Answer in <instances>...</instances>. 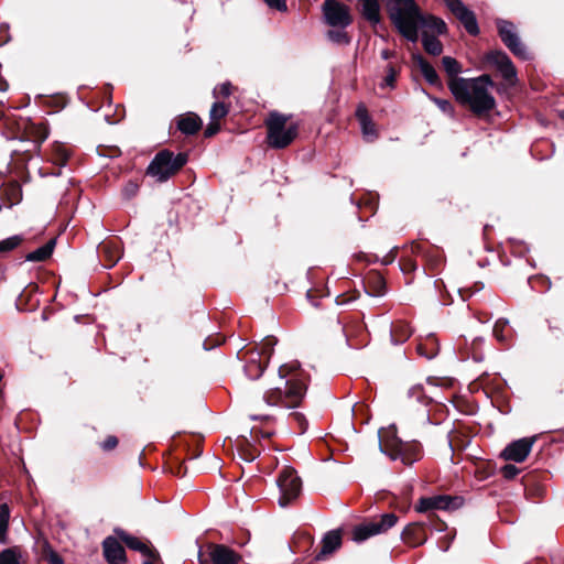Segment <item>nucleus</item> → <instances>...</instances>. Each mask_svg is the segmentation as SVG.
<instances>
[{
  "instance_id": "obj_1",
  "label": "nucleus",
  "mask_w": 564,
  "mask_h": 564,
  "mask_svg": "<svg viewBox=\"0 0 564 564\" xmlns=\"http://www.w3.org/2000/svg\"><path fill=\"white\" fill-rule=\"evenodd\" d=\"M494 87L491 77L487 74L475 78H453L448 88L455 99L463 106H468L476 116L489 113L496 107V99L490 89Z\"/></svg>"
},
{
  "instance_id": "obj_2",
  "label": "nucleus",
  "mask_w": 564,
  "mask_h": 564,
  "mask_svg": "<svg viewBox=\"0 0 564 564\" xmlns=\"http://www.w3.org/2000/svg\"><path fill=\"white\" fill-rule=\"evenodd\" d=\"M279 376L283 381V388L278 386L269 389L263 394V403L268 406L281 405L288 409L297 406L306 392L305 376L300 364L292 361L280 366Z\"/></svg>"
},
{
  "instance_id": "obj_3",
  "label": "nucleus",
  "mask_w": 564,
  "mask_h": 564,
  "mask_svg": "<svg viewBox=\"0 0 564 564\" xmlns=\"http://www.w3.org/2000/svg\"><path fill=\"white\" fill-rule=\"evenodd\" d=\"M387 14L395 30L409 42L416 43V22L421 18V9L415 0H388Z\"/></svg>"
},
{
  "instance_id": "obj_4",
  "label": "nucleus",
  "mask_w": 564,
  "mask_h": 564,
  "mask_svg": "<svg viewBox=\"0 0 564 564\" xmlns=\"http://www.w3.org/2000/svg\"><path fill=\"white\" fill-rule=\"evenodd\" d=\"M187 159L186 153L174 154L170 150H162L155 154L148 165L147 175L153 177L156 182H166L187 163Z\"/></svg>"
},
{
  "instance_id": "obj_5",
  "label": "nucleus",
  "mask_w": 564,
  "mask_h": 564,
  "mask_svg": "<svg viewBox=\"0 0 564 564\" xmlns=\"http://www.w3.org/2000/svg\"><path fill=\"white\" fill-rule=\"evenodd\" d=\"M289 118L279 112L270 113L267 120V139L271 148L284 149L296 138L299 126L297 123L288 126Z\"/></svg>"
},
{
  "instance_id": "obj_6",
  "label": "nucleus",
  "mask_w": 564,
  "mask_h": 564,
  "mask_svg": "<svg viewBox=\"0 0 564 564\" xmlns=\"http://www.w3.org/2000/svg\"><path fill=\"white\" fill-rule=\"evenodd\" d=\"M435 401L432 391H426L421 384L413 386L408 391V408L419 424L431 423L429 406Z\"/></svg>"
},
{
  "instance_id": "obj_7",
  "label": "nucleus",
  "mask_w": 564,
  "mask_h": 564,
  "mask_svg": "<svg viewBox=\"0 0 564 564\" xmlns=\"http://www.w3.org/2000/svg\"><path fill=\"white\" fill-rule=\"evenodd\" d=\"M276 485L280 490L278 503L282 508L289 507L294 500H296L302 489V481L300 477L295 469L289 466L284 467L280 471Z\"/></svg>"
},
{
  "instance_id": "obj_8",
  "label": "nucleus",
  "mask_w": 564,
  "mask_h": 564,
  "mask_svg": "<svg viewBox=\"0 0 564 564\" xmlns=\"http://www.w3.org/2000/svg\"><path fill=\"white\" fill-rule=\"evenodd\" d=\"M380 449L394 460L400 458L405 465H412L422 456L421 445L415 441L403 442L400 438H394L390 445L387 442L380 443Z\"/></svg>"
},
{
  "instance_id": "obj_9",
  "label": "nucleus",
  "mask_w": 564,
  "mask_h": 564,
  "mask_svg": "<svg viewBox=\"0 0 564 564\" xmlns=\"http://www.w3.org/2000/svg\"><path fill=\"white\" fill-rule=\"evenodd\" d=\"M496 25L502 43L509 48V51L521 59H529L530 53L527 50V46L522 43L516 25L503 19H497Z\"/></svg>"
},
{
  "instance_id": "obj_10",
  "label": "nucleus",
  "mask_w": 564,
  "mask_h": 564,
  "mask_svg": "<svg viewBox=\"0 0 564 564\" xmlns=\"http://www.w3.org/2000/svg\"><path fill=\"white\" fill-rule=\"evenodd\" d=\"M398 517L394 513H384L378 520L359 524L354 528L352 540L364 542L367 539L383 533L395 525Z\"/></svg>"
},
{
  "instance_id": "obj_11",
  "label": "nucleus",
  "mask_w": 564,
  "mask_h": 564,
  "mask_svg": "<svg viewBox=\"0 0 564 564\" xmlns=\"http://www.w3.org/2000/svg\"><path fill=\"white\" fill-rule=\"evenodd\" d=\"M322 11L325 23L330 28L349 26L352 23L349 8L337 0H325Z\"/></svg>"
},
{
  "instance_id": "obj_12",
  "label": "nucleus",
  "mask_w": 564,
  "mask_h": 564,
  "mask_svg": "<svg viewBox=\"0 0 564 564\" xmlns=\"http://www.w3.org/2000/svg\"><path fill=\"white\" fill-rule=\"evenodd\" d=\"M208 560L203 558L202 551L198 552V560L200 564H208L210 561L213 564H238L241 556L224 544H208Z\"/></svg>"
},
{
  "instance_id": "obj_13",
  "label": "nucleus",
  "mask_w": 564,
  "mask_h": 564,
  "mask_svg": "<svg viewBox=\"0 0 564 564\" xmlns=\"http://www.w3.org/2000/svg\"><path fill=\"white\" fill-rule=\"evenodd\" d=\"M444 2L470 35H477L479 33L475 13L469 10L462 0H444Z\"/></svg>"
},
{
  "instance_id": "obj_14",
  "label": "nucleus",
  "mask_w": 564,
  "mask_h": 564,
  "mask_svg": "<svg viewBox=\"0 0 564 564\" xmlns=\"http://www.w3.org/2000/svg\"><path fill=\"white\" fill-rule=\"evenodd\" d=\"M538 436L522 437L508 444L501 453L506 460L522 463L529 456Z\"/></svg>"
},
{
  "instance_id": "obj_15",
  "label": "nucleus",
  "mask_w": 564,
  "mask_h": 564,
  "mask_svg": "<svg viewBox=\"0 0 564 564\" xmlns=\"http://www.w3.org/2000/svg\"><path fill=\"white\" fill-rule=\"evenodd\" d=\"M486 62L496 67L510 85L517 82V70L510 57L502 51H492L486 55Z\"/></svg>"
},
{
  "instance_id": "obj_16",
  "label": "nucleus",
  "mask_w": 564,
  "mask_h": 564,
  "mask_svg": "<svg viewBox=\"0 0 564 564\" xmlns=\"http://www.w3.org/2000/svg\"><path fill=\"white\" fill-rule=\"evenodd\" d=\"M459 497L434 496L421 498L415 506L417 512H429L433 510H451L456 509L460 505Z\"/></svg>"
},
{
  "instance_id": "obj_17",
  "label": "nucleus",
  "mask_w": 564,
  "mask_h": 564,
  "mask_svg": "<svg viewBox=\"0 0 564 564\" xmlns=\"http://www.w3.org/2000/svg\"><path fill=\"white\" fill-rule=\"evenodd\" d=\"M102 550L109 564H126V551L116 538L107 536L102 542Z\"/></svg>"
},
{
  "instance_id": "obj_18",
  "label": "nucleus",
  "mask_w": 564,
  "mask_h": 564,
  "mask_svg": "<svg viewBox=\"0 0 564 564\" xmlns=\"http://www.w3.org/2000/svg\"><path fill=\"white\" fill-rule=\"evenodd\" d=\"M360 13L362 18L375 29L378 34L377 28H383L381 24L380 3L378 0H361Z\"/></svg>"
},
{
  "instance_id": "obj_19",
  "label": "nucleus",
  "mask_w": 564,
  "mask_h": 564,
  "mask_svg": "<svg viewBox=\"0 0 564 564\" xmlns=\"http://www.w3.org/2000/svg\"><path fill=\"white\" fill-rule=\"evenodd\" d=\"M420 29L424 31H432L434 35H443L447 32V25L441 18L432 14H424L421 12V18L416 22V33L419 34Z\"/></svg>"
},
{
  "instance_id": "obj_20",
  "label": "nucleus",
  "mask_w": 564,
  "mask_h": 564,
  "mask_svg": "<svg viewBox=\"0 0 564 564\" xmlns=\"http://www.w3.org/2000/svg\"><path fill=\"white\" fill-rule=\"evenodd\" d=\"M401 535L405 543L413 546L421 545L426 541L425 523H410L404 528Z\"/></svg>"
},
{
  "instance_id": "obj_21",
  "label": "nucleus",
  "mask_w": 564,
  "mask_h": 564,
  "mask_svg": "<svg viewBox=\"0 0 564 564\" xmlns=\"http://www.w3.org/2000/svg\"><path fill=\"white\" fill-rule=\"evenodd\" d=\"M341 545V535L339 531L327 532L322 540L321 551L315 555L316 561H322L333 554Z\"/></svg>"
},
{
  "instance_id": "obj_22",
  "label": "nucleus",
  "mask_w": 564,
  "mask_h": 564,
  "mask_svg": "<svg viewBox=\"0 0 564 564\" xmlns=\"http://www.w3.org/2000/svg\"><path fill=\"white\" fill-rule=\"evenodd\" d=\"M115 533L130 550L140 552L145 556L152 555L149 544L138 536L131 535L122 529H115Z\"/></svg>"
},
{
  "instance_id": "obj_23",
  "label": "nucleus",
  "mask_w": 564,
  "mask_h": 564,
  "mask_svg": "<svg viewBox=\"0 0 564 564\" xmlns=\"http://www.w3.org/2000/svg\"><path fill=\"white\" fill-rule=\"evenodd\" d=\"M412 59L417 65L421 74L430 85L437 87L442 85L435 68L421 54H412Z\"/></svg>"
},
{
  "instance_id": "obj_24",
  "label": "nucleus",
  "mask_w": 564,
  "mask_h": 564,
  "mask_svg": "<svg viewBox=\"0 0 564 564\" xmlns=\"http://www.w3.org/2000/svg\"><path fill=\"white\" fill-rule=\"evenodd\" d=\"M98 254L105 268H112L121 258V251L117 243L102 242L98 248Z\"/></svg>"
},
{
  "instance_id": "obj_25",
  "label": "nucleus",
  "mask_w": 564,
  "mask_h": 564,
  "mask_svg": "<svg viewBox=\"0 0 564 564\" xmlns=\"http://www.w3.org/2000/svg\"><path fill=\"white\" fill-rule=\"evenodd\" d=\"M440 350L438 339L434 334H429L426 337L421 338L416 345V351L420 356L427 360L433 359L437 356Z\"/></svg>"
},
{
  "instance_id": "obj_26",
  "label": "nucleus",
  "mask_w": 564,
  "mask_h": 564,
  "mask_svg": "<svg viewBox=\"0 0 564 564\" xmlns=\"http://www.w3.org/2000/svg\"><path fill=\"white\" fill-rule=\"evenodd\" d=\"M200 127H202L200 118L193 112H188V113L182 116L177 120L178 130L182 133L187 134V135L195 134L200 129Z\"/></svg>"
},
{
  "instance_id": "obj_27",
  "label": "nucleus",
  "mask_w": 564,
  "mask_h": 564,
  "mask_svg": "<svg viewBox=\"0 0 564 564\" xmlns=\"http://www.w3.org/2000/svg\"><path fill=\"white\" fill-rule=\"evenodd\" d=\"M411 326L403 321H397L391 324L390 337L394 345L404 343L412 335Z\"/></svg>"
},
{
  "instance_id": "obj_28",
  "label": "nucleus",
  "mask_w": 564,
  "mask_h": 564,
  "mask_svg": "<svg viewBox=\"0 0 564 564\" xmlns=\"http://www.w3.org/2000/svg\"><path fill=\"white\" fill-rule=\"evenodd\" d=\"M347 28L348 26H332V29L325 33V36L335 45L347 46L351 43V36L347 32Z\"/></svg>"
},
{
  "instance_id": "obj_29",
  "label": "nucleus",
  "mask_w": 564,
  "mask_h": 564,
  "mask_svg": "<svg viewBox=\"0 0 564 564\" xmlns=\"http://www.w3.org/2000/svg\"><path fill=\"white\" fill-rule=\"evenodd\" d=\"M421 42L424 51L427 54L432 56H438L443 53V44L437 39V35L431 34L427 31H423L421 34Z\"/></svg>"
},
{
  "instance_id": "obj_30",
  "label": "nucleus",
  "mask_w": 564,
  "mask_h": 564,
  "mask_svg": "<svg viewBox=\"0 0 564 564\" xmlns=\"http://www.w3.org/2000/svg\"><path fill=\"white\" fill-rule=\"evenodd\" d=\"M55 247V239L48 240L45 245L39 247L32 252H29L25 256V261L29 262H42L48 259L54 250Z\"/></svg>"
},
{
  "instance_id": "obj_31",
  "label": "nucleus",
  "mask_w": 564,
  "mask_h": 564,
  "mask_svg": "<svg viewBox=\"0 0 564 564\" xmlns=\"http://www.w3.org/2000/svg\"><path fill=\"white\" fill-rule=\"evenodd\" d=\"M70 156V152L63 144H55L53 148V163L58 166L56 172H52V175L58 176L61 175V170L66 165L68 159Z\"/></svg>"
},
{
  "instance_id": "obj_32",
  "label": "nucleus",
  "mask_w": 564,
  "mask_h": 564,
  "mask_svg": "<svg viewBox=\"0 0 564 564\" xmlns=\"http://www.w3.org/2000/svg\"><path fill=\"white\" fill-rule=\"evenodd\" d=\"M509 321L499 318L494 326L492 334L500 343H507L511 338V332L508 329Z\"/></svg>"
},
{
  "instance_id": "obj_33",
  "label": "nucleus",
  "mask_w": 564,
  "mask_h": 564,
  "mask_svg": "<svg viewBox=\"0 0 564 564\" xmlns=\"http://www.w3.org/2000/svg\"><path fill=\"white\" fill-rule=\"evenodd\" d=\"M442 65L444 70L449 77V80L453 78H459L458 74L462 73V65L452 56H444L442 58Z\"/></svg>"
},
{
  "instance_id": "obj_34",
  "label": "nucleus",
  "mask_w": 564,
  "mask_h": 564,
  "mask_svg": "<svg viewBox=\"0 0 564 564\" xmlns=\"http://www.w3.org/2000/svg\"><path fill=\"white\" fill-rule=\"evenodd\" d=\"M24 241L23 235H13L0 240V253H7L17 249Z\"/></svg>"
},
{
  "instance_id": "obj_35",
  "label": "nucleus",
  "mask_w": 564,
  "mask_h": 564,
  "mask_svg": "<svg viewBox=\"0 0 564 564\" xmlns=\"http://www.w3.org/2000/svg\"><path fill=\"white\" fill-rule=\"evenodd\" d=\"M264 369L265 366L262 362H247L245 366L246 376L251 380L260 378Z\"/></svg>"
},
{
  "instance_id": "obj_36",
  "label": "nucleus",
  "mask_w": 564,
  "mask_h": 564,
  "mask_svg": "<svg viewBox=\"0 0 564 564\" xmlns=\"http://www.w3.org/2000/svg\"><path fill=\"white\" fill-rule=\"evenodd\" d=\"M228 111L229 107L227 105L220 101H216L213 104L210 108L209 117L213 121H218L219 119L226 117Z\"/></svg>"
},
{
  "instance_id": "obj_37",
  "label": "nucleus",
  "mask_w": 564,
  "mask_h": 564,
  "mask_svg": "<svg viewBox=\"0 0 564 564\" xmlns=\"http://www.w3.org/2000/svg\"><path fill=\"white\" fill-rule=\"evenodd\" d=\"M484 343V338L476 337L473 339L470 344V354H468V358L470 357L474 361L480 362L484 360V354L480 350V346Z\"/></svg>"
},
{
  "instance_id": "obj_38",
  "label": "nucleus",
  "mask_w": 564,
  "mask_h": 564,
  "mask_svg": "<svg viewBox=\"0 0 564 564\" xmlns=\"http://www.w3.org/2000/svg\"><path fill=\"white\" fill-rule=\"evenodd\" d=\"M20 554L15 549H6L0 553V564H20Z\"/></svg>"
},
{
  "instance_id": "obj_39",
  "label": "nucleus",
  "mask_w": 564,
  "mask_h": 564,
  "mask_svg": "<svg viewBox=\"0 0 564 564\" xmlns=\"http://www.w3.org/2000/svg\"><path fill=\"white\" fill-rule=\"evenodd\" d=\"M397 76H398V70L395 69V67L392 64H389L387 66V75H386L383 82L381 83V87L393 88L394 83L397 80Z\"/></svg>"
},
{
  "instance_id": "obj_40",
  "label": "nucleus",
  "mask_w": 564,
  "mask_h": 564,
  "mask_svg": "<svg viewBox=\"0 0 564 564\" xmlns=\"http://www.w3.org/2000/svg\"><path fill=\"white\" fill-rule=\"evenodd\" d=\"M139 192V185L137 182L134 181H129L124 184V186L122 187V196L126 198V199H131L132 197H134Z\"/></svg>"
},
{
  "instance_id": "obj_41",
  "label": "nucleus",
  "mask_w": 564,
  "mask_h": 564,
  "mask_svg": "<svg viewBox=\"0 0 564 564\" xmlns=\"http://www.w3.org/2000/svg\"><path fill=\"white\" fill-rule=\"evenodd\" d=\"M275 344L276 339L274 337H267L261 341L259 350L261 351L262 355H267L268 358H270Z\"/></svg>"
},
{
  "instance_id": "obj_42",
  "label": "nucleus",
  "mask_w": 564,
  "mask_h": 564,
  "mask_svg": "<svg viewBox=\"0 0 564 564\" xmlns=\"http://www.w3.org/2000/svg\"><path fill=\"white\" fill-rule=\"evenodd\" d=\"M215 98H228L231 95V84L229 82L220 84L213 91Z\"/></svg>"
},
{
  "instance_id": "obj_43",
  "label": "nucleus",
  "mask_w": 564,
  "mask_h": 564,
  "mask_svg": "<svg viewBox=\"0 0 564 564\" xmlns=\"http://www.w3.org/2000/svg\"><path fill=\"white\" fill-rule=\"evenodd\" d=\"M431 100L445 113L452 115L454 112L453 105L449 100L431 97Z\"/></svg>"
},
{
  "instance_id": "obj_44",
  "label": "nucleus",
  "mask_w": 564,
  "mask_h": 564,
  "mask_svg": "<svg viewBox=\"0 0 564 564\" xmlns=\"http://www.w3.org/2000/svg\"><path fill=\"white\" fill-rule=\"evenodd\" d=\"M360 126H361L362 134L366 138H370V140H373L376 138L375 124L372 123L371 119L361 122Z\"/></svg>"
},
{
  "instance_id": "obj_45",
  "label": "nucleus",
  "mask_w": 564,
  "mask_h": 564,
  "mask_svg": "<svg viewBox=\"0 0 564 564\" xmlns=\"http://www.w3.org/2000/svg\"><path fill=\"white\" fill-rule=\"evenodd\" d=\"M264 2L269 8L275 9L280 12H285L288 10L285 0H264Z\"/></svg>"
},
{
  "instance_id": "obj_46",
  "label": "nucleus",
  "mask_w": 564,
  "mask_h": 564,
  "mask_svg": "<svg viewBox=\"0 0 564 564\" xmlns=\"http://www.w3.org/2000/svg\"><path fill=\"white\" fill-rule=\"evenodd\" d=\"M519 473H520V469L514 465L508 464L502 467V475L507 479L514 478Z\"/></svg>"
},
{
  "instance_id": "obj_47",
  "label": "nucleus",
  "mask_w": 564,
  "mask_h": 564,
  "mask_svg": "<svg viewBox=\"0 0 564 564\" xmlns=\"http://www.w3.org/2000/svg\"><path fill=\"white\" fill-rule=\"evenodd\" d=\"M10 508L7 503L0 505V524L9 527Z\"/></svg>"
},
{
  "instance_id": "obj_48",
  "label": "nucleus",
  "mask_w": 564,
  "mask_h": 564,
  "mask_svg": "<svg viewBox=\"0 0 564 564\" xmlns=\"http://www.w3.org/2000/svg\"><path fill=\"white\" fill-rule=\"evenodd\" d=\"M118 445V438L116 436H108L102 443L101 448L104 451H111Z\"/></svg>"
},
{
  "instance_id": "obj_49",
  "label": "nucleus",
  "mask_w": 564,
  "mask_h": 564,
  "mask_svg": "<svg viewBox=\"0 0 564 564\" xmlns=\"http://www.w3.org/2000/svg\"><path fill=\"white\" fill-rule=\"evenodd\" d=\"M7 191H10L12 193V195H14V198L10 200V204L9 206L11 207L12 205H14L15 203L19 202V195H20V187L18 184H11L9 185L8 188H4L3 192L7 193Z\"/></svg>"
},
{
  "instance_id": "obj_50",
  "label": "nucleus",
  "mask_w": 564,
  "mask_h": 564,
  "mask_svg": "<svg viewBox=\"0 0 564 564\" xmlns=\"http://www.w3.org/2000/svg\"><path fill=\"white\" fill-rule=\"evenodd\" d=\"M219 123L217 121H213L207 126L204 131L206 138H210L219 131Z\"/></svg>"
},
{
  "instance_id": "obj_51",
  "label": "nucleus",
  "mask_w": 564,
  "mask_h": 564,
  "mask_svg": "<svg viewBox=\"0 0 564 564\" xmlns=\"http://www.w3.org/2000/svg\"><path fill=\"white\" fill-rule=\"evenodd\" d=\"M356 117L358 118L360 123L364 121L370 120L368 111L364 105L358 106V108L356 110Z\"/></svg>"
},
{
  "instance_id": "obj_52",
  "label": "nucleus",
  "mask_w": 564,
  "mask_h": 564,
  "mask_svg": "<svg viewBox=\"0 0 564 564\" xmlns=\"http://www.w3.org/2000/svg\"><path fill=\"white\" fill-rule=\"evenodd\" d=\"M397 249H398L397 247L392 248V249L390 250V252H389V253H387V254L382 258L381 263H382L383 265L391 264V263L394 261V259H395V252H397Z\"/></svg>"
},
{
  "instance_id": "obj_53",
  "label": "nucleus",
  "mask_w": 564,
  "mask_h": 564,
  "mask_svg": "<svg viewBox=\"0 0 564 564\" xmlns=\"http://www.w3.org/2000/svg\"><path fill=\"white\" fill-rule=\"evenodd\" d=\"M261 354V351H253V350H248L245 352L243 355V359L247 360V362H260L259 360H257V357Z\"/></svg>"
},
{
  "instance_id": "obj_54",
  "label": "nucleus",
  "mask_w": 564,
  "mask_h": 564,
  "mask_svg": "<svg viewBox=\"0 0 564 564\" xmlns=\"http://www.w3.org/2000/svg\"><path fill=\"white\" fill-rule=\"evenodd\" d=\"M455 534H446V536L444 538L445 539V542H440V547L442 551H447L449 549V545H451V542L453 541Z\"/></svg>"
},
{
  "instance_id": "obj_55",
  "label": "nucleus",
  "mask_w": 564,
  "mask_h": 564,
  "mask_svg": "<svg viewBox=\"0 0 564 564\" xmlns=\"http://www.w3.org/2000/svg\"><path fill=\"white\" fill-rule=\"evenodd\" d=\"M8 528L7 525L4 524H0V543L3 544L7 542V532H8Z\"/></svg>"
},
{
  "instance_id": "obj_56",
  "label": "nucleus",
  "mask_w": 564,
  "mask_h": 564,
  "mask_svg": "<svg viewBox=\"0 0 564 564\" xmlns=\"http://www.w3.org/2000/svg\"><path fill=\"white\" fill-rule=\"evenodd\" d=\"M271 417L268 413L250 414L251 420H269Z\"/></svg>"
},
{
  "instance_id": "obj_57",
  "label": "nucleus",
  "mask_w": 564,
  "mask_h": 564,
  "mask_svg": "<svg viewBox=\"0 0 564 564\" xmlns=\"http://www.w3.org/2000/svg\"><path fill=\"white\" fill-rule=\"evenodd\" d=\"M50 564H64V562L57 554H52L50 557Z\"/></svg>"
},
{
  "instance_id": "obj_58",
  "label": "nucleus",
  "mask_w": 564,
  "mask_h": 564,
  "mask_svg": "<svg viewBox=\"0 0 564 564\" xmlns=\"http://www.w3.org/2000/svg\"><path fill=\"white\" fill-rule=\"evenodd\" d=\"M394 54L395 53L393 51L383 50V51H381V58L382 59H389V58L393 57Z\"/></svg>"
},
{
  "instance_id": "obj_59",
  "label": "nucleus",
  "mask_w": 564,
  "mask_h": 564,
  "mask_svg": "<svg viewBox=\"0 0 564 564\" xmlns=\"http://www.w3.org/2000/svg\"><path fill=\"white\" fill-rule=\"evenodd\" d=\"M293 416L300 422L305 421L304 416L301 413H294Z\"/></svg>"
},
{
  "instance_id": "obj_60",
  "label": "nucleus",
  "mask_w": 564,
  "mask_h": 564,
  "mask_svg": "<svg viewBox=\"0 0 564 564\" xmlns=\"http://www.w3.org/2000/svg\"><path fill=\"white\" fill-rule=\"evenodd\" d=\"M431 525H432L435 530H437V531H443V530H444V527H445V524H444V523H441L440 525H435V524H432V523H431Z\"/></svg>"
},
{
  "instance_id": "obj_61",
  "label": "nucleus",
  "mask_w": 564,
  "mask_h": 564,
  "mask_svg": "<svg viewBox=\"0 0 564 564\" xmlns=\"http://www.w3.org/2000/svg\"><path fill=\"white\" fill-rule=\"evenodd\" d=\"M8 29H9L8 25H2V26H0V32L8 31Z\"/></svg>"
},
{
  "instance_id": "obj_62",
  "label": "nucleus",
  "mask_w": 564,
  "mask_h": 564,
  "mask_svg": "<svg viewBox=\"0 0 564 564\" xmlns=\"http://www.w3.org/2000/svg\"><path fill=\"white\" fill-rule=\"evenodd\" d=\"M204 348H205V350L209 349V347H207V345H206V341L204 343Z\"/></svg>"
},
{
  "instance_id": "obj_63",
  "label": "nucleus",
  "mask_w": 564,
  "mask_h": 564,
  "mask_svg": "<svg viewBox=\"0 0 564 564\" xmlns=\"http://www.w3.org/2000/svg\"><path fill=\"white\" fill-rule=\"evenodd\" d=\"M142 564H152V563H151V562H149V561H145V562H143Z\"/></svg>"
},
{
  "instance_id": "obj_64",
  "label": "nucleus",
  "mask_w": 564,
  "mask_h": 564,
  "mask_svg": "<svg viewBox=\"0 0 564 564\" xmlns=\"http://www.w3.org/2000/svg\"><path fill=\"white\" fill-rule=\"evenodd\" d=\"M562 117H563V119H564V112H563V116H562Z\"/></svg>"
}]
</instances>
